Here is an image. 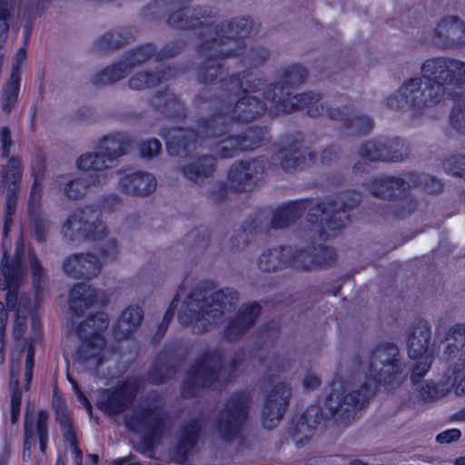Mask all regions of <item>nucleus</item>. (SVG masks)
I'll return each instance as SVG.
<instances>
[{"mask_svg":"<svg viewBox=\"0 0 465 465\" xmlns=\"http://www.w3.org/2000/svg\"><path fill=\"white\" fill-rule=\"evenodd\" d=\"M41 195H42V188L35 182L32 186L30 196H29V202H28V209L31 213H34L35 210L37 208Z\"/></svg>","mask_w":465,"mask_h":465,"instance_id":"e433bc0d","label":"nucleus"},{"mask_svg":"<svg viewBox=\"0 0 465 465\" xmlns=\"http://www.w3.org/2000/svg\"><path fill=\"white\" fill-rule=\"evenodd\" d=\"M74 385V392L77 396V399L78 401L85 405L86 407L90 408V404L86 399V397L80 391L79 388L76 386V384H73Z\"/></svg>","mask_w":465,"mask_h":465,"instance_id":"de8ad7c7","label":"nucleus"},{"mask_svg":"<svg viewBox=\"0 0 465 465\" xmlns=\"http://www.w3.org/2000/svg\"><path fill=\"white\" fill-rule=\"evenodd\" d=\"M127 465H140L134 458L127 459Z\"/></svg>","mask_w":465,"mask_h":465,"instance_id":"13d9d810","label":"nucleus"},{"mask_svg":"<svg viewBox=\"0 0 465 465\" xmlns=\"http://www.w3.org/2000/svg\"><path fill=\"white\" fill-rule=\"evenodd\" d=\"M361 376L359 374L358 377L353 381H350L351 385H355L349 391V401H351V411L356 409L358 406H362L367 399L369 398L370 392L367 389L364 391H358V387H362Z\"/></svg>","mask_w":465,"mask_h":465,"instance_id":"c756f323","label":"nucleus"},{"mask_svg":"<svg viewBox=\"0 0 465 465\" xmlns=\"http://www.w3.org/2000/svg\"><path fill=\"white\" fill-rule=\"evenodd\" d=\"M362 153L366 158L371 161L377 160H391V161H400L402 156L391 155L387 156L376 144L374 142L367 143L362 148Z\"/></svg>","mask_w":465,"mask_h":465,"instance_id":"2f4dec72","label":"nucleus"},{"mask_svg":"<svg viewBox=\"0 0 465 465\" xmlns=\"http://www.w3.org/2000/svg\"><path fill=\"white\" fill-rule=\"evenodd\" d=\"M63 430H64V437L70 441L72 451H73V454L74 455L75 462H76L77 465H80V463H81V451L79 450V449L76 447V445L74 443L73 430H72L71 427L69 425H67V424L64 425V429Z\"/></svg>","mask_w":465,"mask_h":465,"instance_id":"4c0bfd02","label":"nucleus"},{"mask_svg":"<svg viewBox=\"0 0 465 465\" xmlns=\"http://www.w3.org/2000/svg\"><path fill=\"white\" fill-rule=\"evenodd\" d=\"M48 420L49 415L46 411H39L37 413L26 412L25 421V449L24 460L31 457L32 450L39 443L41 456L37 458L42 462L45 458V450L48 444Z\"/></svg>","mask_w":465,"mask_h":465,"instance_id":"1a4fd4ad","label":"nucleus"},{"mask_svg":"<svg viewBox=\"0 0 465 465\" xmlns=\"http://www.w3.org/2000/svg\"><path fill=\"white\" fill-rule=\"evenodd\" d=\"M436 33L451 42H460L461 35L464 33V25L462 22L455 17H447L438 25Z\"/></svg>","mask_w":465,"mask_h":465,"instance_id":"b1692460","label":"nucleus"},{"mask_svg":"<svg viewBox=\"0 0 465 465\" xmlns=\"http://www.w3.org/2000/svg\"><path fill=\"white\" fill-rule=\"evenodd\" d=\"M290 389L281 384L268 396L263 411L262 423L267 429H272L280 421L290 398Z\"/></svg>","mask_w":465,"mask_h":465,"instance_id":"f8f14e48","label":"nucleus"},{"mask_svg":"<svg viewBox=\"0 0 465 465\" xmlns=\"http://www.w3.org/2000/svg\"><path fill=\"white\" fill-rule=\"evenodd\" d=\"M25 59H26V48L24 46V47H21L15 54V61L13 64V72L12 73L18 74L17 71H18L19 67L25 63Z\"/></svg>","mask_w":465,"mask_h":465,"instance_id":"79ce46f5","label":"nucleus"},{"mask_svg":"<svg viewBox=\"0 0 465 465\" xmlns=\"http://www.w3.org/2000/svg\"><path fill=\"white\" fill-rule=\"evenodd\" d=\"M323 262L312 259L302 251H293V248L279 247L262 253L259 258V267L263 271H274L287 264L297 267L309 268L312 265H321Z\"/></svg>","mask_w":465,"mask_h":465,"instance_id":"9d476101","label":"nucleus"},{"mask_svg":"<svg viewBox=\"0 0 465 465\" xmlns=\"http://www.w3.org/2000/svg\"><path fill=\"white\" fill-rule=\"evenodd\" d=\"M126 142L122 134H113L99 141L94 152L82 154L76 165L83 172L94 171L86 177L69 180L64 186V193L69 198H77L85 193L87 187L99 186L109 180L107 170L116 159L125 153Z\"/></svg>","mask_w":465,"mask_h":465,"instance_id":"f03ea898","label":"nucleus"},{"mask_svg":"<svg viewBox=\"0 0 465 465\" xmlns=\"http://www.w3.org/2000/svg\"><path fill=\"white\" fill-rule=\"evenodd\" d=\"M444 359L454 361L445 374L444 384L435 386L432 382H425L419 388L420 398L424 401L443 397L451 389L456 394L465 393V327H454L449 337L444 351Z\"/></svg>","mask_w":465,"mask_h":465,"instance_id":"7ed1b4c3","label":"nucleus"},{"mask_svg":"<svg viewBox=\"0 0 465 465\" xmlns=\"http://www.w3.org/2000/svg\"><path fill=\"white\" fill-rule=\"evenodd\" d=\"M273 224H274L275 227H282V226H283V224L278 223L276 221H273Z\"/></svg>","mask_w":465,"mask_h":465,"instance_id":"69168bd1","label":"nucleus"},{"mask_svg":"<svg viewBox=\"0 0 465 465\" xmlns=\"http://www.w3.org/2000/svg\"><path fill=\"white\" fill-rule=\"evenodd\" d=\"M25 327V318L17 315L15 322V334L21 335Z\"/></svg>","mask_w":465,"mask_h":465,"instance_id":"49530a36","label":"nucleus"},{"mask_svg":"<svg viewBox=\"0 0 465 465\" xmlns=\"http://www.w3.org/2000/svg\"><path fill=\"white\" fill-rule=\"evenodd\" d=\"M20 180L21 163L18 159L12 158L6 165L5 173L2 180L3 186L6 188L5 232H7L9 223L12 222V215L15 211V192Z\"/></svg>","mask_w":465,"mask_h":465,"instance_id":"ddd939ff","label":"nucleus"},{"mask_svg":"<svg viewBox=\"0 0 465 465\" xmlns=\"http://www.w3.org/2000/svg\"><path fill=\"white\" fill-rule=\"evenodd\" d=\"M322 212H323L324 213H328V212H329V209H328L327 207H324V208H323V210H322Z\"/></svg>","mask_w":465,"mask_h":465,"instance_id":"774afa93","label":"nucleus"},{"mask_svg":"<svg viewBox=\"0 0 465 465\" xmlns=\"http://www.w3.org/2000/svg\"><path fill=\"white\" fill-rule=\"evenodd\" d=\"M287 153H289V151H288ZM290 153H292V159H293V160H296V162H298L297 157H294V154H297V152H294V153L290 152ZM289 156H290V158L292 159V154H289Z\"/></svg>","mask_w":465,"mask_h":465,"instance_id":"e2e57ef3","label":"nucleus"},{"mask_svg":"<svg viewBox=\"0 0 465 465\" xmlns=\"http://www.w3.org/2000/svg\"><path fill=\"white\" fill-rule=\"evenodd\" d=\"M259 314V306L256 303L248 305L236 318V320L231 324L228 330V335L232 336V332L234 329L243 331L249 327Z\"/></svg>","mask_w":465,"mask_h":465,"instance_id":"cd10ccee","label":"nucleus"},{"mask_svg":"<svg viewBox=\"0 0 465 465\" xmlns=\"http://www.w3.org/2000/svg\"><path fill=\"white\" fill-rule=\"evenodd\" d=\"M35 237L38 241H43L44 239V236L38 231L35 232Z\"/></svg>","mask_w":465,"mask_h":465,"instance_id":"680f3d73","label":"nucleus"},{"mask_svg":"<svg viewBox=\"0 0 465 465\" xmlns=\"http://www.w3.org/2000/svg\"><path fill=\"white\" fill-rule=\"evenodd\" d=\"M3 351H4V348L2 350L0 349V364H3L5 361V356L3 354Z\"/></svg>","mask_w":465,"mask_h":465,"instance_id":"052dcab7","label":"nucleus"},{"mask_svg":"<svg viewBox=\"0 0 465 465\" xmlns=\"http://www.w3.org/2000/svg\"><path fill=\"white\" fill-rule=\"evenodd\" d=\"M451 120L457 128H460V122H465V113L462 114V117L460 118V114L457 113H453L451 116Z\"/></svg>","mask_w":465,"mask_h":465,"instance_id":"3c124183","label":"nucleus"},{"mask_svg":"<svg viewBox=\"0 0 465 465\" xmlns=\"http://www.w3.org/2000/svg\"><path fill=\"white\" fill-rule=\"evenodd\" d=\"M214 165V160L213 157L206 156L197 162L184 167V175L193 181L194 183H200L203 178L209 177L213 173Z\"/></svg>","mask_w":465,"mask_h":465,"instance_id":"412c9836","label":"nucleus"},{"mask_svg":"<svg viewBox=\"0 0 465 465\" xmlns=\"http://www.w3.org/2000/svg\"><path fill=\"white\" fill-rule=\"evenodd\" d=\"M321 418L319 416H315V422H320Z\"/></svg>","mask_w":465,"mask_h":465,"instance_id":"338daca9","label":"nucleus"},{"mask_svg":"<svg viewBox=\"0 0 465 465\" xmlns=\"http://www.w3.org/2000/svg\"><path fill=\"white\" fill-rule=\"evenodd\" d=\"M203 291H195L190 295V297L184 301V308L179 313V319L183 323H188L187 311L196 312V308L201 312H197V314L191 322H194L195 324L201 323L202 321H210V319H215L222 312V309H225L227 305H232L234 301L237 300L236 293L230 290H221L219 292L211 294L210 299L206 301V304L203 306L200 304L201 299L205 296Z\"/></svg>","mask_w":465,"mask_h":465,"instance_id":"20e7f679","label":"nucleus"},{"mask_svg":"<svg viewBox=\"0 0 465 465\" xmlns=\"http://www.w3.org/2000/svg\"><path fill=\"white\" fill-rule=\"evenodd\" d=\"M184 139L185 136L183 135L181 130H173L169 134V136L166 137V144L171 154H180L178 147L181 145L186 146Z\"/></svg>","mask_w":465,"mask_h":465,"instance_id":"72a5a7b5","label":"nucleus"},{"mask_svg":"<svg viewBox=\"0 0 465 465\" xmlns=\"http://www.w3.org/2000/svg\"><path fill=\"white\" fill-rule=\"evenodd\" d=\"M30 263H31V268H32L34 276L35 277L40 276L41 266H40L38 261L35 258H32Z\"/></svg>","mask_w":465,"mask_h":465,"instance_id":"09e8293b","label":"nucleus"},{"mask_svg":"<svg viewBox=\"0 0 465 465\" xmlns=\"http://www.w3.org/2000/svg\"><path fill=\"white\" fill-rule=\"evenodd\" d=\"M465 84V64L460 61L435 58L421 66V77L411 78L390 96L387 104L395 109H421L441 101L450 94L452 85Z\"/></svg>","mask_w":465,"mask_h":465,"instance_id":"f257e3e1","label":"nucleus"},{"mask_svg":"<svg viewBox=\"0 0 465 465\" xmlns=\"http://www.w3.org/2000/svg\"><path fill=\"white\" fill-rule=\"evenodd\" d=\"M371 125V121L369 117H361L353 119L351 126L359 129V131H365Z\"/></svg>","mask_w":465,"mask_h":465,"instance_id":"c03bdc74","label":"nucleus"},{"mask_svg":"<svg viewBox=\"0 0 465 465\" xmlns=\"http://www.w3.org/2000/svg\"><path fill=\"white\" fill-rule=\"evenodd\" d=\"M430 337V331L426 325L416 327L409 337L408 354L416 361L411 375L414 382L426 374L434 358L435 350L429 346Z\"/></svg>","mask_w":465,"mask_h":465,"instance_id":"6e6552de","label":"nucleus"},{"mask_svg":"<svg viewBox=\"0 0 465 465\" xmlns=\"http://www.w3.org/2000/svg\"><path fill=\"white\" fill-rule=\"evenodd\" d=\"M2 278L0 279V292H3L7 307H13L16 299L15 290L19 286L22 272L18 262L9 267L6 257L2 261Z\"/></svg>","mask_w":465,"mask_h":465,"instance_id":"2eb2a0df","label":"nucleus"},{"mask_svg":"<svg viewBox=\"0 0 465 465\" xmlns=\"http://www.w3.org/2000/svg\"><path fill=\"white\" fill-rule=\"evenodd\" d=\"M254 145L249 143L247 139L244 138L241 141L239 138L232 137L224 140L219 147V154L221 157L228 158L233 156L237 151L252 149Z\"/></svg>","mask_w":465,"mask_h":465,"instance_id":"c85d7f7f","label":"nucleus"},{"mask_svg":"<svg viewBox=\"0 0 465 465\" xmlns=\"http://www.w3.org/2000/svg\"><path fill=\"white\" fill-rule=\"evenodd\" d=\"M102 302H104V295L84 283L74 286L70 292L69 304L75 312L82 310L83 305L88 307Z\"/></svg>","mask_w":465,"mask_h":465,"instance_id":"aec40b11","label":"nucleus"},{"mask_svg":"<svg viewBox=\"0 0 465 465\" xmlns=\"http://www.w3.org/2000/svg\"><path fill=\"white\" fill-rule=\"evenodd\" d=\"M307 96H308L307 94H302V95H300L299 98L295 97V99H297L299 102V104H297L298 107L307 105V103L305 102Z\"/></svg>","mask_w":465,"mask_h":465,"instance_id":"5fc2aeb1","label":"nucleus"},{"mask_svg":"<svg viewBox=\"0 0 465 465\" xmlns=\"http://www.w3.org/2000/svg\"><path fill=\"white\" fill-rule=\"evenodd\" d=\"M90 457L92 458V460H93L94 463H96V462H97V460H98V457H97L96 455H91Z\"/></svg>","mask_w":465,"mask_h":465,"instance_id":"0e129e2a","label":"nucleus"},{"mask_svg":"<svg viewBox=\"0 0 465 465\" xmlns=\"http://www.w3.org/2000/svg\"><path fill=\"white\" fill-rule=\"evenodd\" d=\"M16 0H0V47L5 44L8 24L7 16Z\"/></svg>","mask_w":465,"mask_h":465,"instance_id":"7c9ffc66","label":"nucleus"},{"mask_svg":"<svg viewBox=\"0 0 465 465\" xmlns=\"http://www.w3.org/2000/svg\"><path fill=\"white\" fill-rule=\"evenodd\" d=\"M320 383L319 378L315 374H309L303 380V386L306 390H312Z\"/></svg>","mask_w":465,"mask_h":465,"instance_id":"a18cd8bd","label":"nucleus"},{"mask_svg":"<svg viewBox=\"0 0 465 465\" xmlns=\"http://www.w3.org/2000/svg\"><path fill=\"white\" fill-rule=\"evenodd\" d=\"M7 322V312L0 302V349L4 347L5 328Z\"/></svg>","mask_w":465,"mask_h":465,"instance_id":"a19ab883","label":"nucleus"},{"mask_svg":"<svg viewBox=\"0 0 465 465\" xmlns=\"http://www.w3.org/2000/svg\"><path fill=\"white\" fill-rule=\"evenodd\" d=\"M33 367H34V352L30 349L27 352L26 364H25V380L27 383H30L33 376Z\"/></svg>","mask_w":465,"mask_h":465,"instance_id":"37998d69","label":"nucleus"},{"mask_svg":"<svg viewBox=\"0 0 465 465\" xmlns=\"http://www.w3.org/2000/svg\"><path fill=\"white\" fill-rule=\"evenodd\" d=\"M150 56V48L142 47L135 50L126 57L125 61L115 65L105 68L102 73L96 75L95 83L99 84H107L114 83L126 74L127 64L134 66L136 64L146 61Z\"/></svg>","mask_w":465,"mask_h":465,"instance_id":"4468645a","label":"nucleus"},{"mask_svg":"<svg viewBox=\"0 0 465 465\" xmlns=\"http://www.w3.org/2000/svg\"><path fill=\"white\" fill-rule=\"evenodd\" d=\"M65 236H82L101 239L106 233V226L100 220V212L92 207L74 212L63 226Z\"/></svg>","mask_w":465,"mask_h":465,"instance_id":"0eeeda50","label":"nucleus"},{"mask_svg":"<svg viewBox=\"0 0 465 465\" xmlns=\"http://www.w3.org/2000/svg\"><path fill=\"white\" fill-rule=\"evenodd\" d=\"M354 386L351 385L350 382L345 383L341 379L334 380L325 391L321 406V418H327L339 411L350 412L349 391Z\"/></svg>","mask_w":465,"mask_h":465,"instance_id":"9b49d317","label":"nucleus"},{"mask_svg":"<svg viewBox=\"0 0 465 465\" xmlns=\"http://www.w3.org/2000/svg\"><path fill=\"white\" fill-rule=\"evenodd\" d=\"M120 187L128 193L144 196L156 188L153 175L148 173H128L120 179Z\"/></svg>","mask_w":465,"mask_h":465,"instance_id":"f3484780","label":"nucleus"},{"mask_svg":"<svg viewBox=\"0 0 465 465\" xmlns=\"http://www.w3.org/2000/svg\"><path fill=\"white\" fill-rule=\"evenodd\" d=\"M142 317V311L139 307H131L125 310L118 322L117 334L126 335L141 322Z\"/></svg>","mask_w":465,"mask_h":465,"instance_id":"bb28decb","label":"nucleus"},{"mask_svg":"<svg viewBox=\"0 0 465 465\" xmlns=\"http://www.w3.org/2000/svg\"><path fill=\"white\" fill-rule=\"evenodd\" d=\"M161 150V143L156 139H150L140 145V153L142 157L152 158L157 155Z\"/></svg>","mask_w":465,"mask_h":465,"instance_id":"f704fd0d","label":"nucleus"},{"mask_svg":"<svg viewBox=\"0 0 465 465\" xmlns=\"http://www.w3.org/2000/svg\"><path fill=\"white\" fill-rule=\"evenodd\" d=\"M10 397H11V405H10V414L12 422H16L20 416V407H21V391L18 390V379H17V370L16 365L15 363L14 358L11 359V367H10Z\"/></svg>","mask_w":465,"mask_h":465,"instance_id":"5701e85b","label":"nucleus"},{"mask_svg":"<svg viewBox=\"0 0 465 465\" xmlns=\"http://www.w3.org/2000/svg\"><path fill=\"white\" fill-rule=\"evenodd\" d=\"M258 166L259 163L256 161L233 164L228 173L230 186L236 191L251 188L252 177L258 173Z\"/></svg>","mask_w":465,"mask_h":465,"instance_id":"a211bd4d","label":"nucleus"},{"mask_svg":"<svg viewBox=\"0 0 465 465\" xmlns=\"http://www.w3.org/2000/svg\"><path fill=\"white\" fill-rule=\"evenodd\" d=\"M266 102H261L258 95L245 96L242 97L236 104V110L238 112H243L246 107V115L242 118L247 120L249 118L255 117L268 111L272 114L279 112L281 109L276 104L275 97H266Z\"/></svg>","mask_w":465,"mask_h":465,"instance_id":"6ab92c4d","label":"nucleus"},{"mask_svg":"<svg viewBox=\"0 0 465 465\" xmlns=\"http://www.w3.org/2000/svg\"><path fill=\"white\" fill-rule=\"evenodd\" d=\"M398 349L391 344L381 346L375 350L364 367V377L368 380L366 386L373 383L390 385L398 381L400 367L396 361Z\"/></svg>","mask_w":465,"mask_h":465,"instance_id":"39448f33","label":"nucleus"},{"mask_svg":"<svg viewBox=\"0 0 465 465\" xmlns=\"http://www.w3.org/2000/svg\"><path fill=\"white\" fill-rule=\"evenodd\" d=\"M406 183L400 178H381L375 182L373 193L383 198L398 196L397 192L405 190Z\"/></svg>","mask_w":465,"mask_h":465,"instance_id":"393cba45","label":"nucleus"},{"mask_svg":"<svg viewBox=\"0 0 465 465\" xmlns=\"http://www.w3.org/2000/svg\"><path fill=\"white\" fill-rule=\"evenodd\" d=\"M158 81V77L154 75H148L145 73H139L130 79L129 84L133 89H143L145 87L153 86Z\"/></svg>","mask_w":465,"mask_h":465,"instance_id":"473e14b6","label":"nucleus"},{"mask_svg":"<svg viewBox=\"0 0 465 465\" xmlns=\"http://www.w3.org/2000/svg\"><path fill=\"white\" fill-rule=\"evenodd\" d=\"M134 394V389L123 387L114 392L107 400L100 402L101 409L109 413H117L124 409L126 401H128Z\"/></svg>","mask_w":465,"mask_h":465,"instance_id":"4be33fe9","label":"nucleus"},{"mask_svg":"<svg viewBox=\"0 0 465 465\" xmlns=\"http://www.w3.org/2000/svg\"><path fill=\"white\" fill-rule=\"evenodd\" d=\"M456 465H465V457L458 459L456 460Z\"/></svg>","mask_w":465,"mask_h":465,"instance_id":"bf43d9fd","label":"nucleus"},{"mask_svg":"<svg viewBox=\"0 0 465 465\" xmlns=\"http://www.w3.org/2000/svg\"><path fill=\"white\" fill-rule=\"evenodd\" d=\"M116 253L115 242L108 240L100 250L99 256L92 253L70 256L64 262V269L70 275L94 277L100 272L103 264L114 258Z\"/></svg>","mask_w":465,"mask_h":465,"instance_id":"423d86ee","label":"nucleus"},{"mask_svg":"<svg viewBox=\"0 0 465 465\" xmlns=\"http://www.w3.org/2000/svg\"><path fill=\"white\" fill-rule=\"evenodd\" d=\"M181 295H182V294L179 292V293L177 294V297H175V298L173 299V301L172 302V304H171V308H170V309H169V311L167 312V313H166L165 317H168V316H169V314H170L171 310H172L173 308H174V307H176V306H177V304H178V302H179V299H180Z\"/></svg>","mask_w":465,"mask_h":465,"instance_id":"6e6d98bb","label":"nucleus"},{"mask_svg":"<svg viewBox=\"0 0 465 465\" xmlns=\"http://www.w3.org/2000/svg\"><path fill=\"white\" fill-rule=\"evenodd\" d=\"M20 78L18 74L12 73L9 80L5 84L1 95V105L3 110L9 111L15 104L19 93Z\"/></svg>","mask_w":465,"mask_h":465,"instance_id":"a878e982","label":"nucleus"},{"mask_svg":"<svg viewBox=\"0 0 465 465\" xmlns=\"http://www.w3.org/2000/svg\"><path fill=\"white\" fill-rule=\"evenodd\" d=\"M460 431L457 429L447 430L437 436V441L440 443H449L460 439Z\"/></svg>","mask_w":465,"mask_h":465,"instance_id":"58836bf2","label":"nucleus"},{"mask_svg":"<svg viewBox=\"0 0 465 465\" xmlns=\"http://www.w3.org/2000/svg\"><path fill=\"white\" fill-rule=\"evenodd\" d=\"M289 154L290 153L287 152H280L276 156L278 160L282 161V168L288 171L299 166V163L296 162V160H293L292 158L289 159Z\"/></svg>","mask_w":465,"mask_h":465,"instance_id":"ea45409f","label":"nucleus"},{"mask_svg":"<svg viewBox=\"0 0 465 465\" xmlns=\"http://www.w3.org/2000/svg\"><path fill=\"white\" fill-rule=\"evenodd\" d=\"M1 151L4 156H8L12 147L11 134L7 127H2L0 130Z\"/></svg>","mask_w":465,"mask_h":465,"instance_id":"c9c22d12","label":"nucleus"},{"mask_svg":"<svg viewBox=\"0 0 465 465\" xmlns=\"http://www.w3.org/2000/svg\"><path fill=\"white\" fill-rule=\"evenodd\" d=\"M316 411H317L316 407H311L310 409L307 410L306 414H305V419L307 420V421H309L311 419H312L314 417V414L316 413Z\"/></svg>","mask_w":465,"mask_h":465,"instance_id":"864d4df0","label":"nucleus"},{"mask_svg":"<svg viewBox=\"0 0 465 465\" xmlns=\"http://www.w3.org/2000/svg\"><path fill=\"white\" fill-rule=\"evenodd\" d=\"M9 457H10V453L8 450H5L1 454H0V465H7L8 463V460H9Z\"/></svg>","mask_w":465,"mask_h":465,"instance_id":"603ef678","label":"nucleus"},{"mask_svg":"<svg viewBox=\"0 0 465 465\" xmlns=\"http://www.w3.org/2000/svg\"><path fill=\"white\" fill-rule=\"evenodd\" d=\"M126 461H127V459L116 460L112 463V465H124V463Z\"/></svg>","mask_w":465,"mask_h":465,"instance_id":"4d7b16f0","label":"nucleus"},{"mask_svg":"<svg viewBox=\"0 0 465 465\" xmlns=\"http://www.w3.org/2000/svg\"><path fill=\"white\" fill-rule=\"evenodd\" d=\"M245 414V405L241 404L235 408L234 413L232 414L233 419L242 418Z\"/></svg>","mask_w":465,"mask_h":465,"instance_id":"8fccbe9b","label":"nucleus"},{"mask_svg":"<svg viewBox=\"0 0 465 465\" xmlns=\"http://www.w3.org/2000/svg\"><path fill=\"white\" fill-rule=\"evenodd\" d=\"M107 326V317L100 312L94 318L88 319L79 329V334L84 340L86 349H102L104 346V341L100 336L99 331Z\"/></svg>","mask_w":465,"mask_h":465,"instance_id":"dca6fc26","label":"nucleus"}]
</instances>
